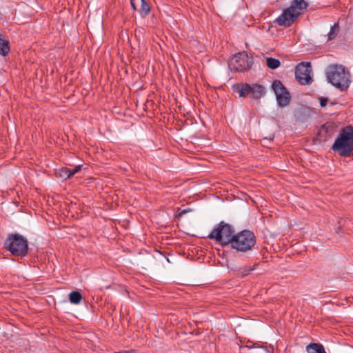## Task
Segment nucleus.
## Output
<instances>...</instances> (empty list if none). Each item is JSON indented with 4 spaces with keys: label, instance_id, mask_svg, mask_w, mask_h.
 I'll return each instance as SVG.
<instances>
[{
    "label": "nucleus",
    "instance_id": "f257e3e1",
    "mask_svg": "<svg viewBox=\"0 0 353 353\" xmlns=\"http://www.w3.org/2000/svg\"><path fill=\"white\" fill-rule=\"evenodd\" d=\"M326 77L329 83L341 91L346 90L351 82L350 72L342 65H330L326 69Z\"/></svg>",
    "mask_w": 353,
    "mask_h": 353
},
{
    "label": "nucleus",
    "instance_id": "f03ea898",
    "mask_svg": "<svg viewBox=\"0 0 353 353\" xmlns=\"http://www.w3.org/2000/svg\"><path fill=\"white\" fill-rule=\"evenodd\" d=\"M332 149L341 157H350L353 152V127L347 125L341 129Z\"/></svg>",
    "mask_w": 353,
    "mask_h": 353
},
{
    "label": "nucleus",
    "instance_id": "7ed1b4c3",
    "mask_svg": "<svg viewBox=\"0 0 353 353\" xmlns=\"http://www.w3.org/2000/svg\"><path fill=\"white\" fill-rule=\"evenodd\" d=\"M5 248L15 256L24 257L28 252V240L19 234H10L4 242Z\"/></svg>",
    "mask_w": 353,
    "mask_h": 353
},
{
    "label": "nucleus",
    "instance_id": "20e7f679",
    "mask_svg": "<svg viewBox=\"0 0 353 353\" xmlns=\"http://www.w3.org/2000/svg\"><path fill=\"white\" fill-rule=\"evenodd\" d=\"M235 234L234 228L222 221L208 234V238L215 240L222 246H225L231 244Z\"/></svg>",
    "mask_w": 353,
    "mask_h": 353
},
{
    "label": "nucleus",
    "instance_id": "39448f33",
    "mask_svg": "<svg viewBox=\"0 0 353 353\" xmlns=\"http://www.w3.org/2000/svg\"><path fill=\"white\" fill-rule=\"evenodd\" d=\"M255 244L256 237L254 234L250 230H244L233 236L230 247L237 252H245L252 250Z\"/></svg>",
    "mask_w": 353,
    "mask_h": 353
},
{
    "label": "nucleus",
    "instance_id": "423d86ee",
    "mask_svg": "<svg viewBox=\"0 0 353 353\" xmlns=\"http://www.w3.org/2000/svg\"><path fill=\"white\" fill-rule=\"evenodd\" d=\"M232 90L239 97H250L254 99H259L265 93V88L259 84L237 83L232 86Z\"/></svg>",
    "mask_w": 353,
    "mask_h": 353
},
{
    "label": "nucleus",
    "instance_id": "0eeeda50",
    "mask_svg": "<svg viewBox=\"0 0 353 353\" xmlns=\"http://www.w3.org/2000/svg\"><path fill=\"white\" fill-rule=\"evenodd\" d=\"M252 64V57H250L245 52L236 54L228 61L230 69L235 72L248 70L251 68Z\"/></svg>",
    "mask_w": 353,
    "mask_h": 353
},
{
    "label": "nucleus",
    "instance_id": "6e6552de",
    "mask_svg": "<svg viewBox=\"0 0 353 353\" xmlns=\"http://www.w3.org/2000/svg\"><path fill=\"white\" fill-rule=\"evenodd\" d=\"M272 88L276 95L279 106L285 107L290 103L291 101L290 93L280 80H274L272 82Z\"/></svg>",
    "mask_w": 353,
    "mask_h": 353
},
{
    "label": "nucleus",
    "instance_id": "1a4fd4ad",
    "mask_svg": "<svg viewBox=\"0 0 353 353\" xmlns=\"http://www.w3.org/2000/svg\"><path fill=\"white\" fill-rule=\"evenodd\" d=\"M312 66L310 62L299 63L295 69V77L296 81L301 85H308L312 81L310 76Z\"/></svg>",
    "mask_w": 353,
    "mask_h": 353
},
{
    "label": "nucleus",
    "instance_id": "9d476101",
    "mask_svg": "<svg viewBox=\"0 0 353 353\" xmlns=\"http://www.w3.org/2000/svg\"><path fill=\"white\" fill-rule=\"evenodd\" d=\"M300 16V13L293 12L289 8L283 10L282 14L276 19L275 22L280 26L290 27Z\"/></svg>",
    "mask_w": 353,
    "mask_h": 353
},
{
    "label": "nucleus",
    "instance_id": "9b49d317",
    "mask_svg": "<svg viewBox=\"0 0 353 353\" xmlns=\"http://www.w3.org/2000/svg\"><path fill=\"white\" fill-rule=\"evenodd\" d=\"M308 7V3L304 0H292L289 8L293 12H298L301 14V10L306 9Z\"/></svg>",
    "mask_w": 353,
    "mask_h": 353
},
{
    "label": "nucleus",
    "instance_id": "f8f14e48",
    "mask_svg": "<svg viewBox=\"0 0 353 353\" xmlns=\"http://www.w3.org/2000/svg\"><path fill=\"white\" fill-rule=\"evenodd\" d=\"M10 51V42L5 36L0 32V54L6 57Z\"/></svg>",
    "mask_w": 353,
    "mask_h": 353
},
{
    "label": "nucleus",
    "instance_id": "ddd939ff",
    "mask_svg": "<svg viewBox=\"0 0 353 353\" xmlns=\"http://www.w3.org/2000/svg\"><path fill=\"white\" fill-rule=\"evenodd\" d=\"M306 350L308 353H326L323 345L315 343L307 345Z\"/></svg>",
    "mask_w": 353,
    "mask_h": 353
},
{
    "label": "nucleus",
    "instance_id": "4468645a",
    "mask_svg": "<svg viewBox=\"0 0 353 353\" xmlns=\"http://www.w3.org/2000/svg\"><path fill=\"white\" fill-rule=\"evenodd\" d=\"M256 264H254L253 266L251 265H245L243 268H241L237 271V275L243 277L250 274V272L255 269Z\"/></svg>",
    "mask_w": 353,
    "mask_h": 353
},
{
    "label": "nucleus",
    "instance_id": "2eb2a0df",
    "mask_svg": "<svg viewBox=\"0 0 353 353\" xmlns=\"http://www.w3.org/2000/svg\"><path fill=\"white\" fill-rule=\"evenodd\" d=\"M69 300L73 304H79L82 300V295L79 292L73 291L69 294Z\"/></svg>",
    "mask_w": 353,
    "mask_h": 353
},
{
    "label": "nucleus",
    "instance_id": "dca6fc26",
    "mask_svg": "<svg viewBox=\"0 0 353 353\" xmlns=\"http://www.w3.org/2000/svg\"><path fill=\"white\" fill-rule=\"evenodd\" d=\"M266 64L268 68L270 69H276L279 68L281 65V62L279 59L272 58V57H268L266 59Z\"/></svg>",
    "mask_w": 353,
    "mask_h": 353
},
{
    "label": "nucleus",
    "instance_id": "f3484780",
    "mask_svg": "<svg viewBox=\"0 0 353 353\" xmlns=\"http://www.w3.org/2000/svg\"><path fill=\"white\" fill-rule=\"evenodd\" d=\"M339 31V26L338 23H335L334 26L331 27L330 32L328 33V41H332L334 39Z\"/></svg>",
    "mask_w": 353,
    "mask_h": 353
},
{
    "label": "nucleus",
    "instance_id": "a211bd4d",
    "mask_svg": "<svg viewBox=\"0 0 353 353\" xmlns=\"http://www.w3.org/2000/svg\"><path fill=\"white\" fill-rule=\"evenodd\" d=\"M57 174L64 180L70 178V176L69 175V168L66 167H63L57 170Z\"/></svg>",
    "mask_w": 353,
    "mask_h": 353
},
{
    "label": "nucleus",
    "instance_id": "6ab92c4d",
    "mask_svg": "<svg viewBox=\"0 0 353 353\" xmlns=\"http://www.w3.org/2000/svg\"><path fill=\"white\" fill-rule=\"evenodd\" d=\"M141 11H143L145 15L148 14L150 11V7L145 0H141Z\"/></svg>",
    "mask_w": 353,
    "mask_h": 353
},
{
    "label": "nucleus",
    "instance_id": "aec40b11",
    "mask_svg": "<svg viewBox=\"0 0 353 353\" xmlns=\"http://www.w3.org/2000/svg\"><path fill=\"white\" fill-rule=\"evenodd\" d=\"M82 167V165H79L75 166L74 168H69V175L70 176V178L75 174L79 172L81 170Z\"/></svg>",
    "mask_w": 353,
    "mask_h": 353
},
{
    "label": "nucleus",
    "instance_id": "412c9836",
    "mask_svg": "<svg viewBox=\"0 0 353 353\" xmlns=\"http://www.w3.org/2000/svg\"><path fill=\"white\" fill-rule=\"evenodd\" d=\"M190 211H191V210H190V209H189V208H188V209L183 210H181V212H179L178 214H176L175 215V217H176V218H177V219H179V218H181L183 214H186V213L189 212Z\"/></svg>",
    "mask_w": 353,
    "mask_h": 353
},
{
    "label": "nucleus",
    "instance_id": "4be33fe9",
    "mask_svg": "<svg viewBox=\"0 0 353 353\" xmlns=\"http://www.w3.org/2000/svg\"><path fill=\"white\" fill-rule=\"evenodd\" d=\"M319 100L321 107H325L328 101V99L325 97H319Z\"/></svg>",
    "mask_w": 353,
    "mask_h": 353
},
{
    "label": "nucleus",
    "instance_id": "5701e85b",
    "mask_svg": "<svg viewBox=\"0 0 353 353\" xmlns=\"http://www.w3.org/2000/svg\"><path fill=\"white\" fill-rule=\"evenodd\" d=\"M256 347V343H253L252 345H246L245 347H248L249 349L252 348V347ZM257 347H259V345H257Z\"/></svg>",
    "mask_w": 353,
    "mask_h": 353
},
{
    "label": "nucleus",
    "instance_id": "b1692460",
    "mask_svg": "<svg viewBox=\"0 0 353 353\" xmlns=\"http://www.w3.org/2000/svg\"><path fill=\"white\" fill-rule=\"evenodd\" d=\"M130 3H131L132 7L134 9H136V8H135V4H134V0H130Z\"/></svg>",
    "mask_w": 353,
    "mask_h": 353
},
{
    "label": "nucleus",
    "instance_id": "393cba45",
    "mask_svg": "<svg viewBox=\"0 0 353 353\" xmlns=\"http://www.w3.org/2000/svg\"><path fill=\"white\" fill-rule=\"evenodd\" d=\"M266 351H267L268 353H272V350H267V349H266Z\"/></svg>",
    "mask_w": 353,
    "mask_h": 353
},
{
    "label": "nucleus",
    "instance_id": "a878e982",
    "mask_svg": "<svg viewBox=\"0 0 353 353\" xmlns=\"http://www.w3.org/2000/svg\"><path fill=\"white\" fill-rule=\"evenodd\" d=\"M125 353H134L133 351L132 352H125Z\"/></svg>",
    "mask_w": 353,
    "mask_h": 353
},
{
    "label": "nucleus",
    "instance_id": "bb28decb",
    "mask_svg": "<svg viewBox=\"0 0 353 353\" xmlns=\"http://www.w3.org/2000/svg\"><path fill=\"white\" fill-rule=\"evenodd\" d=\"M117 353H125V352H117Z\"/></svg>",
    "mask_w": 353,
    "mask_h": 353
}]
</instances>
